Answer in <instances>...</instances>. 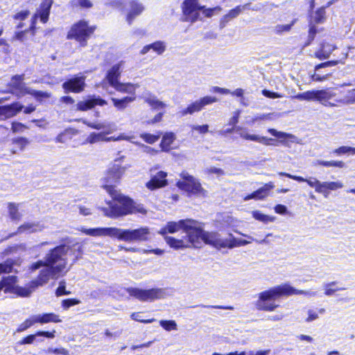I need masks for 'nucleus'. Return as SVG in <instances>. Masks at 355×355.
Wrapping results in <instances>:
<instances>
[{"label": "nucleus", "mask_w": 355, "mask_h": 355, "mask_svg": "<svg viewBox=\"0 0 355 355\" xmlns=\"http://www.w3.org/2000/svg\"><path fill=\"white\" fill-rule=\"evenodd\" d=\"M159 233L164 236L166 244L175 250L200 248L202 243L217 249L232 248L236 239H223L217 232L205 231L202 223L191 218L169 221Z\"/></svg>", "instance_id": "nucleus-1"}, {"label": "nucleus", "mask_w": 355, "mask_h": 355, "mask_svg": "<svg viewBox=\"0 0 355 355\" xmlns=\"http://www.w3.org/2000/svg\"><path fill=\"white\" fill-rule=\"evenodd\" d=\"M61 243L50 249L46 254L44 260H38L33 263L30 267L32 271H35L40 267H47L55 265L62 258L68 254L73 257L72 263H74L80 259L84 253L83 245L79 242H73L69 237L61 240Z\"/></svg>", "instance_id": "nucleus-2"}, {"label": "nucleus", "mask_w": 355, "mask_h": 355, "mask_svg": "<svg viewBox=\"0 0 355 355\" xmlns=\"http://www.w3.org/2000/svg\"><path fill=\"white\" fill-rule=\"evenodd\" d=\"M304 291L297 290L288 284L277 285L260 292L255 302V307L261 311L272 312L279 306L276 300L282 297L293 295H303Z\"/></svg>", "instance_id": "nucleus-3"}, {"label": "nucleus", "mask_w": 355, "mask_h": 355, "mask_svg": "<svg viewBox=\"0 0 355 355\" xmlns=\"http://www.w3.org/2000/svg\"><path fill=\"white\" fill-rule=\"evenodd\" d=\"M110 196L112 200L107 202L108 208L104 209L105 215L109 218H117L134 214H146L147 213L142 205H137L131 198L119 191Z\"/></svg>", "instance_id": "nucleus-4"}, {"label": "nucleus", "mask_w": 355, "mask_h": 355, "mask_svg": "<svg viewBox=\"0 0 355 355\" xmlns=\"http://www.w3.org/2000/svg\"><path fill=\"white\" fill-rule=\"evenodd\" d=\"M98 26L91 24L89 20L81 19L73 23L67 31L66 38L75 42L79 47L84 48L88 45L96 31Z\"/></svg>", "instance_id": "nucleus-5"}, {"label": "nucleus", "mask_w": 355, "mask_h": 355, "mask_svg": "<svg viewBox=\"0 0 355 355\" xmlns=\"http://www.w3.org/2000/svg\"><path fill=\"white\" fill-rule=\"evenodd\" d=\"M181 10L184 21L193 24L202 20L200 15V12L204 17L210 18L214 15V11H220L222 8L220 6L206 8L205 6L199 4V0H184L181 5Z\"/></svg>", "instance_id": "nucleus-6"}, {"label": "nucleus", "mask_w": 355, "mask_h": 355, "mask_svg": "<svg viewBox=\"0 0 355 355\" xmlns=\"http://www.w3.org/2000/svg\"><path fill=\"white\" fill-rule=\"evenodd\" d=\"M267 131L272 136L279 139V140L277 141L265 136L248 133H241L240 137L245 140L256 141L265 146H277L278 143H279L286 146H289V144L293 142L295 139L294 135L284 132L277 131L274 128H268Z\"/></svg>", "instance_id": "nucleus-7"}, {"label": "nucleus", "mask_w": 355, "mask_h": 355, "mask_svg": "<svg viewBox=\"0 0 355 355\" xmlns=\"http://www.w3.org/2000/svg\"><path fill=\"white\" fill-rule=\"evenodd\" d=\"M118 159L112 164L106 171L105 176L103 179L102 187L110 194H114L118 191L116 187L119 184L122 176L125 171L130 167L129 165L122 166L121 164L116 163Z\"/></svg>", "instance_id": "nucleus-8"}, {"label": "nucleus", "mask_w": 355, "mask_h": 355, "mask_svg": "<svg viewBox=\"0 0 355 355\" xmlns=\"http://www.w3.org/2000/svg\"><path fill=\"white\" fill-rule=\"evenodd\" d=\"M180 176L182 180L178 181L176 186L180 190L187 193L189 197H205L207 196V191L198 179L186 171H182Z\"/></svg>", "instance_id": "nucleus-9"}, {"label": "nucleus", "mask_w": 355, "mask_h": 355, "mask_svg": "<svg viewBox=\"0 0 355 355\" xmlns=\"http://www.w3.org/2000/svg\"><path fill=\"white\" fill-rule=\"evenodd\" d=\"M67 259L62 257V260L59 261L56 264L49 266L41 270L36 279L31 282V286L35 288L46 284L51 277H53L62 272L67 268Z\"/></svg>", "instance_id": "nucleus-10"}, {"label": "nucleus", "mask_w": 355, "mask_h": 355, "mask_svg": "<svg viewBox=\"0 0 355 355\" xmlns=\"http://www.w3.org/2000/svg\"><path fill=\"white\" fill-rule=\"evenodd\" d=\"M86 76L82 73L74 75L67 79L62 85L65 93L79 94L83 92L86 87Z\"/></svg>", "instance_id": "nucleus-11"}, {"label": "nucleus", "mask_w": 355, "mask_h": 355, "mask_svg": "<svg viewBox=\"0 0 355 355\" xmlns=\"http://www.w3.org/2000/svg\"><path fill=\"white\" fill-rule=\"evenodd\" d=\"M149 231L148 228H139L135 230H119V239L126 242L133 241H146L148 239Z\"/></svg>", "instance_id": "nucleus-12"}, {"label": "nucleus", "mask_w": 355, "mask_h": 355, "mask_svg": "<svg viewBox=\"0 0 355 355\" xmlns=\"http://www.w3.org/2000/svg\"><path fill=\"white\" fill-rule=\"evenodd\" d=\"M125 291L130 297L141 302L153 301L155 298V288L142 289L136 287L125 288Z\"/></svg>", "instance_id": "nucleus-13"}, {"label": "nucleus", "mask_w": 355, "mask_h": 355, "mask_svg": "<svg viewBox=\"0 0 355 355\" xmlns=\"http://www.w3.org/2000/svg\"><path fill=\"white\" fill-rule=\"evenodd\" d=\"M54 0H42L33 15V18L39 19L42 24H46L49 20L51 9Z\"/></svg>", "instance_id": "nucleus-14"}, {"label": "nucleus", "mask_w": 355, "mask_h": 355, "mask_svg": "<svg viewBox=\"0 0 355 355\" xmlns=\"http://www.w3.org/2000/svg\"><path fill=\"white\" fill-rule=\"evenodd\" d=\"M24 74L15 75L11 78L10 81L8 83V92L17 96L24 95L26 88L24 87Z\"/></svg>", "instance_id": "nucleus-15"}, {"label": "nucleus", "mask_w": 355, "mask_h": 355, "mask_svg": "<svg viewBox=\"0 0 355 355\" xmlns=\"http://www.w3.org/2000/svg\"><path fill=\"white\" fill-rule=\"evenodd\" d=\"M24 105L15 101L9 105H0V120L12 118L22 111Z\"/></svg>", "instance_id": "nucleus-16"}, {"label": "nucleus", "mask_w": 355, "mask_h": 355, "mask_svg": "<svg viewBox=\"0 0 355 355\" xmlns=\"http://www.w3.org/2000/svg\"><path fill=\"white\" fill-rule=\"evenodd\" d=\"M250 3H246L243 5H239L230 10L227 14L223 15L219 21V26L221 28L225 27L227 24L233 19L236 18L244 10L250 9Z\"/></svg>", "instance_id": "nucleus-17"}, {"label": "nucleus", "mask_w": 355, "mask_h": 355, "mask_svg": "<svg viewBox=\"0 0 355 355\" xmlns=\"http://www.w3.org/2000/svg\"><path fill=\"white\" fill-rule=\"evenodd\" d=\"M336 94L333 88L317 90L316 101L324 105L335 106L339 101L335 100Z\"/></svg>", "instance_id": "nucleus-18"}, {"label": "nucleus", "mask_w": 355, "mask_h": 355, "mask_svg": "<svg viewBox=\"0 0 355 355\" xmlns=\"http://www.w3.org/2000/svg\"><path fill=\"white\" fill-rule=\"evenodd\" d=\"M275 187L273 182H269L268 183L264 184V185L258 189L257 190L253 191L251 193H249L243 197L244 200H262L266 198L269 194L270 191Z\"/></svg>", "instance_id": "nucleus-19"}, {"label": "nucleus", "mask_w": 355, "mask_h": 355, "mask_svg": "<svg viewBox=\"0 0 355 355\" xmlns=\"http://www.w3.org/2000/svg\"><path fill=\"white\" fill-rule=\"evenodd\" d=\"M107 104V101L101 97H92L85 101H80L76 104V110L78 111H87L92 110L96 105L103 106Z\"/></svg>", "instance_id": "nucleus-20"}, {"label": "nucleus", "mask_w": 355, "mask_h": 355, "mask_svg": "<svg viewBox=\"0 0 355 355\" xmlns=\"http://www.w3.org/2000/svg\"><path fill=\"white\" fill-rule=\"evenodd\" d=\"M144 10V6L137 1L129 2V10L126 15L125 20L129 25H131L135 19L140 15Z\"/></svg>", "instance_id": "nucleus-21"}, {"label": "nucleus", "mask_w": 355, "mask_h": 355, "mask_svg": "<svg viewBox=\"0 0 355 355\" xmlns=\"http://www.w3.org/2000/svg\"><path fill=\"white\" fill-rule=\"evenodd\" d=\"M37 336H44L47 338H54L55 336V330L53 329L51 331H37L33 334H29L25 337H24L21 340L18 342V345H31L33 343L35 337Z\"/></svg>", "instance_id": "nucleus-22"}, {"label": "nucleus", "mask_w": 355, "mask_h": 355, "mask_svg": "<svg viewBox=\"0 0 355 355\" xmlns=\"http://www.w3.org/2000/svg\"><path fill=\"white\" fill-rule=\"evenodd\" d=\"M121 63L115 64L107 72L106 79L109 85L112 87L119 83V79L121 73Z\"/></svg>", "instance_id": "nucleus-23"}, {"label": "nucleus", "mask_w": 355, "mask_h": 355, "mask_svg": "<svg viewBox=\"0 0 355 355\" xmlns=\"http://www.w3.org/2000/svg\"><path fill=\"white\" fill-rule=\"evenodd\" d=\"M175 139V135L172 132H165L161 139L159 147L162 151L169 152L173 148L171 145Z\"/></svg>", "instance_id": "nucleus-24"}, {"label": "nucleus", "mask_w": 355, "mask_h": 355, "mask_svg": "<svg viewBox=\"0 0 355 355\" xmlns=\"http://www.w3.org/2000/svg\"><path fill=\"white\" fill-rule=\"evenodd\" d=\"M78 132V131L73 128H66L55 138V141L57 143H68L73 139Z\"/></svg>", "instance_id": "nucleus-25"}, {"label": "nucleus", "mask_w": 355, "mask_h": 355, "mask_svg": "<svg viewBox=\"0 0 355 355\" xmlns=\"http://www.w3.org/2000/svg\"><path fill=\"white\" fill-rule=\"evenodd\" d=\"M138 86L131 83H118L113 87L117 92L121 94H128L130 96H136V89Z\"/></svg>", "instance_id": "nucleus-26"}, {"label": "nucleus", "mask_w": 355, "mask_h": 355, "mask_svg": "<svg viewBox=\"0 0 355 355\" xmlns=\"http://www.w3.org/2000/svg\"><path fill=\"white\" fill-rule=\"evenodd\" d=\"M136 96H124L121 98H112L114 107L119 111L125 110L129 104L135 101Z\"/></svg>", "instance_id": "nucleus-27"}, {"label": "nucleus", "mask_w": 355, "mask_h": 355, "mask_svg": "<svg viewBox=\"0 0 355 355\" xmlns=\"http://www.w3.org/2000/svg\"><path fill=\"white\" fill-rule=\"evenodd\" d=\"M37 323L46 324V323H59L62 322L59 315L55 313H44L40 315H36Z\"/></svg>", "instance_id": "nucleus-28"}, {"label": "nucleus", "mask_w": 355, "mask_h": 355, "mask_svg": "<svg viewBox=\"0 0 355 355\" xmlns=\"http://www.w3.org/2000/svg\"><path fill=\"white\" fill-rule=\"evenodd\" d=\"M343 184L340 182H321V191L322 193L325 198H327L329 195L330 191H335L338 189H341Z\"/></svg>", "instance_id": "nucleus-29"}, {"label": "nucleus", "mask_w": 355, "mask_h": 355, "mask_svg": "<svg viewBox=\"0 0 355 355\" xmlns=\"http://www.w3.org/2000/svg\"><path fill=\"white\" fill-rule=\"evenodd\" d=\"M4 286V293H12L15 292L17 277L15 275H9L2 277Z\"/></svg>", "instance_id": "nucleus-30"}, {"label": "nucleus", "mask_w": 355, "mask_h": 355, "mask_svg": "<svg viewBox=\"0 0 355 355\" xmlns=\"http://www.w3.org/2000/svg\"><path fill=\"white\" fill-rule=\"evenodd\" d=\"M8 216L12 221H19L21 218V214L19 211L18 205L15 202L8 203Z\"/></svg>", "instance_id": "nucleus-31"}, {"label": "nucleus", "mask_w": 355, "mask_h": 355, "mask_svg": "<svg viewBox=\"0 0 355 355\" xmlns=\"http://www.w3.org/2000/svg\"><path fill=\"white\" fill-rule=\"evenodd\" d=\"M202 110V107L199 101H196L189 104L186 108L181 111L182 115L193 114Z\"/></svg>", "instance_id": "nucleus-32"}, {"label": "nucleus", "mask_w": 355, "mask_h": 355, "mask_svg": "<svg viewBox=\"0 0 355 355\" xmlns=\"http://www.w3.org/2000/svg\"><path fill=\"white\" fill-rule=\"evenodd\" d=\"M35 323H37L36 315H31L17 327L16 331L18 333L24 331L33 326Z\"/></svg>", "instance_id": "nucleus-33"}, {"label": "nucleus", "mask_w": 355, "mask_h": 355, "mask_svg": "<svg viewBox=\"0 0 355 355\" xmlns=\"http://www.w3.org/2000/svg\"><path fill=\"white\" fill-rule=\"evenodd\" d=\"M316 164L324 167H338L340 168L346 166V164L342 160H318Z\"/></svg>", "instance_id": "nucleus-34"}, {"label": "nucleus", "mask_w": 355, "mask_h": 355, "mask_svg": "<svg viewBox=\"0 0 355 355\" xmlns=\"http://www.w3.org/2000/svg\"><path fill=\"white\" fill-rule=\"evenodd\" d=\"M331 153L337 156H341L345 154L355 155V147L342 146L333 150Z\"/></svg>", "instance_id": "nucleus-35"}, {"label": "nucleus", "mask_w": 355, "mask_h": 355, "mask_svg": "<svg viewBox=\"0 0 355 355\" xmlns=\"http://www.w3.org/2000/svg\"><path fill=\"white\" fill-rule=\"evenodd\" d=\"M324 43H321L320 48L314 53L313 56L320 60H323L329 58L331 52L327 51L324 49Z\"/></svg>", "instance_id": "nucleus-36"}, {"label": "nucleus", "mask_w": 355, "mask_h": 355, "mask_svg": "<svg viewBox=\"0 0 355 355\" xmlns=\"http://www.w3.org/2000/svg\"><path fill=\"white\" fill-rule=\"evenodd\" d=\"M15 263V261L12 259H8L3 263H0L1 273L11 272Z\"/></svg>", "instance_id": "nucleus-37"}, {"label": "nucleus", "mask_w": 355, "mask_h": 355, "mask_svg": "<svg viewBox=\"0 0 355 355\" xmlns=\"http://www.w3.org/2000/svg\"><path fill=\"white\" fill-rule=\"evenodd\" d=\"M296 98L300 100L316 101L317 90L306 91L305 92L298 94L296 96Z\"/></svg>", "instance_id": "nucleus-38"}, {"label": "nucleus", "mask_w": 355, "mask_h": 355, "mask_svg": "<svg viewBox=\"0 0 355 355\" xmlns=\"http://www.w3.org/2000/svg\"><path fill=\"white\" fill-rule=\"evenodd\" d=\"M110 138L107 139L103 133L92 132L87 138V141L89 144H94L101 141H109Z\"/></svg>", "instance_id": "nucleus-39"}, {"label": "nucleus", "mask_w": 355, "mask_h": 355, "mask_svg": "<svg viewBox=\"0 0 355 355\" xmlns=\"http://www.w3.org/2000/svg\"><path fill=\"white\" fill-rule=\"evenodd\" d=\"M252 216L254 219L263 223L273 222L275 220V217L266 215L259 211H253Z\"/></svg>", "instance_id": "nucleus-40"}, {"label": "nucleus", "mask_w": 355, "mask_h": 355, "mask_svg": "<svg viewBox=\"0 0 355 355\" xmlns=\"http://www.w3.org/2000/svg\"><path fill=\"white\" fill-rule=\"evenodd\" d=\"M326 11L324 7L318 8L315 12L314 22L315 24H321L325 21Z\"/></svg>", "instance_id": "nucleus-41"}, {"label": "nucleus", "mask_w": 355, "mask_h": 355, "mask_svg": "<svg viewBox=\"0 0 355 355\" xmlns=\"http://www.w3.org/2000/svg\"><path fill=\"white\" fill-rule=\"evenodd\" d=\"M119 230L117 227H102V236H109L119 239Z\"/></svg>", "instance_id": "nucleus-42"}, {"label": "nucleus", "mask_w": 355, "mask_h": 355, "mask_svg": "<svg viewBox=\"0 0 355 355\" xmlns=\"http://www.w3.org/2000/svg\"><path fill=\"white\" fill-rule=\"evenodd\" d=\"M295 19L293 20L291 24H278L275 27V33L277 35H282L284 33L288 32L291 31L292 26L295 23Z\"/></svg>", "instance_id": "nucleus-43"}, {"label": "nucleus", "mask_w": 355, "mask_h": 355, "mask_svg": "<svg viewBox=\"0 0 355 355\" xmlns=\"http://www.w3.org/2000/svg\"><path fill=\"white\" fill-rule=\"evenodd\" d=\"M167 173L164 171H159L157 173V189L164 187L168 184L166 179Z\"/></svg>", "instance_id": "nucleus-44"}, {"label": "nucleus", "mask_w": 355, "mask_h": 355, "mask_svg": "<svg viewBox=\"0 0 355 355\" xmlns=\"http://www.w3.org/2000/svg\"><path fill=\"white\" fill-rule=\"evenodd\" d=\"M131 319L141 323H150L154 321V318H146L142 315L141 312H134L130 315Z\"/></svg>", "instance_id": "nucleus-45"}, {"label": "nucleus", "mask_w": 355, "mask_h": 355, "mask_svg": "<svg viewBox=\"0 0 355 355\" xmlns=\"http://www.w3.org/2000/svg\"><path fill=\"white\" fill-rule=\"evenodd\" d=\"M80 303V300L77 298H67L62 301L61 306L63 309L67 310L70 307L78 305Z\"/></svg>", "instance_id": "nucleus-46"}, {"label": "nucleus", "mask_w": 355, "mask_h": 355, "mask_svg": "<svg viewBox=\"0 0 355 355\" xmlns=\"http://www.w3.org/2000/svg\"><path fill=\"white\" fill-rule=\"evenodd\" d=\"M337 284L336 282H331L324 286V295L327 296H331L335 293L336 291L345 290V288H331L332 286H335Z\"/></svg>", "instance_id": "nucleus-47"}, {"label": "nucleus", "mask_w": 355, "mask_h": 355, "mask_svg": "<svg viewBox=\"0 0 355 355\" xmlns=\"http://www.w3.org/2000/svg\"><path fill=\"white\" fill-rule=\"evenodd\" d=\"M159 324L168 331L177 329V324L174 320H160Z\"/></svg>", "instance_id": "nucleus-48"}, {"label": "nucleus", "mask_w": 355, "mask_h": 355, "mask_svg": "<svg viewBox=\"0 0 355 355\" xmlns=\"http://www.w3.org/2000/svg\"><path fill=\"white\" fill-rule=\"evenodd\" d=\"M28 143L29 141L28 139L23 137L13 139V144H15L21 150H23Z\"/></svg>", "instance_id": "nucleus-49"}, {"label": "nucleus", "mask_w": 355, "mask_h": 355, "mask_svg": "<svg viewBox=\"0 0 355 355\" xmlns=\"http://www.w3.org/2000/svg\"><path fill=\"white\" fill-rule=\"evenodd\" d=\"M28 129V127L19 121H13L11 124V130L12 132H20Z\"/></svg>", "instance_id": "nucleus-50"}, {"label": "nucleus", "mask_w": 355, "mask_h": 355, "mask_svg": "<svg viewBox=\"0 0 355 355\" xmlns=\"http://www.w3.org/2000/svg\"><path fill=\"white\" fill-rule=\"evenodd\" d=\"M83 233L86 235L96 236H102V228H89V229H82L80 230Z\"/></svg>", "instance_id": "nucleus-51"}, {"label": "nucleus", "mask_w": 355, "mask_h": 355, "mask_svg": "<svg viewBox=\"0 0 355 355\" xmlns=\"http://www.w3.org/2000/svg\"><path fill=\"white\" fill-rule=\"evenodd\" d=\"M30 94L35 98L40 101H41L43 98H48L51 96V94L49 93L40 90H34Z\"/></svg>", "instance_id": "nucleus-52"}, {"label": "nucleus", "mask_w": 355, "mask_h": 355, "mask_svg": "<svg viewBox=\"0 0 355 355\" xmlns=\"http://www.w3.org/2000/svg\"><path fill=\"white\" fill-rule=\"evenodd\" d=\"M318 33V30L315 26L311 25L309 29L308 40L305 44V46L309 45L315 39V35Z\"/></svg>", "instance_id": "nucleus-53"}, {"label": "nucleus", "mask_w": 355, "mask_h": 355, "mask_svg": "<svg viewBox=\"0 0 355 355\" xmlns=\"http://www.w3.org/2000/svg\"><path fill=\"white\" fill-rule=\"evenodd\" d=\"M309 187L315 189V191L317 193H320L321 191V182L318 180L315 179L314 181H312L311 179H306L304 181Z\"/></svg>", "instance_id": "nucleus-54"}, {"label": "nucleus", "mask_w": 355, "mask_h": 355, "mask_svg": "<svg viewBox=\"0 0 355 355\" xmlns=\"http://www.w3.org/2000/svg\"><path fill=\"white\" fill-rule=\"evenodd\" d=\"M31 292V291L29 288L16 286L15 292L13 293L20 297H28L30 295Z\"/></svg>", "instance_id": "nucleus-55"}, {"label": "nucleus", "mask_w": 355, "mask_h": 355, "mask_svg": "<svg viewBox=\"0 0 355 355\" xmlns=\"http://www.w3.org/2000/svg\"><path fill=\"white\" fill-rule=\"evenodd\" d=\"M202 108L207 105H210L218 101V98L214 96H206L199 100Z\"/></svg>", "instance_id": "nucleus-56"}, {"label": "nucleus", "mask_w": 355, "mask_h": 355, "mask_svg": "<svg viewBox=\"0 0 355 355\" xmlns=\"http://www.w3.org/2000/svg\"><path fill=\"white\" fill-rule=\"evenodd\" d=\"M338 60H329L327 62H321L320 64H318L315 66L314 69L315 71L318 70L321 68L324 67H334L338 64Z\"/></svg>", "instance_id": "nucleus-57"}, {"label": "nucleus", "mask_w": 355, "mask_h": 355, "mask_svg": "<svg viewBox=\"0 0 355 355\" xmlns=\"http://www.w3.org/2000/svg\"><path fill=\"white\" fill-rule=\"evenodd\" d=\"M30 15V11L28 10H21L20 12H17L12 16V18L15 20H20L23 21L26 19L28 15Z\"/></svg>", "instance_id": "nucleus-58"}, {"label": "nucleus", "mask_w": 355, "mask_h": 355, "mask_svg": "<svg viewBox=\"0 0 355 355\" xmlns=\"http://www.w3.org/2000/svg\"><path fill=\"white\" fill-rule=\"evenodd\" d=\"M262 94L269 98H282L283 95L280 93L272 92L268 89H263Z\"/></svg>", "instance_id": "nucleus-59"}, {"label": "nucleus", "mask_w": 355, "mask_h": 355, "mask_svg": "<svg viewBox=\"0 0 355 355\" xmlns=\"http://www.w3.org/2000/svg\"><path fill=\"white\" fill-rule=\"evenodd\" d=\"M76 6L81 8L89 9L93 6V3L90 0H76Z\"/></svg>", "instance_id": "nucleus-60"}, {"label": "nucleus", "mask_w": 355, "mask_h": 355, "mask_svg": "<svg viewBox=\"0 0 355 355\" xmlns=\"http://www.w3.org/2000/svg\"><path fill=\"white\" fill-rule=\"evenodd\" d=\"M279 175L281 176L287 177L290 179L297 181L298 182H304V181L306 180V178H304L302 176L291 175V174L287 173L286 172H280V173H279Z\"/></svg>", "instance_id": "nucleus-61"}, {"label": "nucleus", "mask_w": 355, "mask_h": 355, "mask_svg": "<svg viewBox=\"0 0 355 355\" xmlns=\"http://www.w3.org/2000/svg\"><path fill=\"white\" fill-rule=\"evenodd\" d=\"M48 352L55 354L57 355H69V351L64 347L49 348Z\"/></svg>", "instance_id": "nucleus-62"}, {"label": "nucleus", "mask_w": 355, "mask_h": 355, "mask_svg": "<svg viewBox=\"0 0 355 355\" xmlns=\"http://www.w3.org/2000/svg\"><path fill=\"white\" fill-rule=\"evenodd\" d=\"M35 226V225L34 223H24V224H22V225H21L20 226L18 227L17 232L18 233H22V232H24L26 231H28V230L33 229Z\"/></svg>", "instance_id": "nucleus-63"}, {"label": "nucleus", "mask_w": 355, "mask_h": 355, "mask_svg": "<svg viewBox=\"0 0 355 355\" xmlns=\"http://www.w3.org/2000/svg\"><path fill=\"white\" fill-rule=\"evenodd\" d=\"M192 130L198 131L200 134H205L209 131V125L207 124L198 125L193 126Z\"/></svg>", "instance_id": "nucleus-64"}]
</instances>
